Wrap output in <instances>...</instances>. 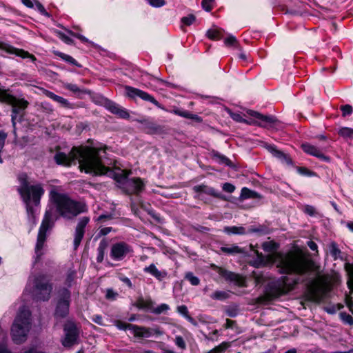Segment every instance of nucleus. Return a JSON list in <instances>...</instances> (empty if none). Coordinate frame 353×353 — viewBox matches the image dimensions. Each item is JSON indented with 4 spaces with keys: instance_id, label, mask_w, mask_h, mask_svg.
<instances>
[{
    "instance_id": "nucleus-1",
    "label": "nucleus",
    "mask_w": 353,
    "mask_h": 353,
    "mask_svg": "<svg viewBox=\"0 0 353 353\" xmlns=\"http://www.w3.org/2000/svg\"><path fill=\"white\" fill-rule=\"evenodd\" d=\"M105 150L101 148H74L68 154L63 152L57 153L54 159L57 163L66 166L72 163L76 164L77 161L81 171L84 170L86 173L94 175H102L111 171L110 168L105 165Z\"/></svg>"
},
{
    "instance_id": "nucleus-2",
    "label": "nucleus",
    "mask_w": 353,
    "mask_h": 353,
    "mask_svg": "<svg viewBox=\"0 0 353 353\" xmlns=\"http://www.w3.org/2000/svg\"><path fill=\"white\" fill-rule=\"evenodd\" d=\"M273 262L281 274H295L303 276L310 272L314 263L306 258L302 253L290 251L285 254L276 253L273 256Z\"/></svg>"
},
{
    "instance_id": "nucleus-3",
    "label": "nucleus",
    "mask_w": 353,
    "mask_h": 353,
    "mask_svg": "<svg viewBox=\"0 0 353 353\" xmlns=\"http://www.w3.org/2000/svg\"><path fill=\"white\" fill-rule=\"evenodd\" d=\"M50 196L57 212L65 219L71 220L88 210L85 203L72 200L67 194L51 191Z\"/></svg>"
},
{
    "instance_id": "nucleus-4",
    "label": "nucleus",
    "mask_w": 353,
    "mask_h": 353,
    "mask_svg": "<svg viewBox=\"0 0 353 353\" xmlns=\"http://www.w3.org/2000/svg\"><path fill=\"white\" fill-rule=\"evenodd\" d=\"M18 179L19 186L18 191L23 198L26 205V211L28 216L34 218V210L30 205L31 197L35 205H38L40 202V198L44 193V190L41 185H30L28 181V176L26 173H21L19 175Z\"/></svg>"
},
{
    "instance_id": "nucleus-5",
    "label": "nucleus",
    "mask_w": 353,
    "mask_h": 353,
    "mask_svg": "<svg viewBox=\"0 0 353 353\" xmlns=\"http://www.w3.org/2000/svg\"><path fill=\"white\" fill-rule=\"evenodd\" d=\"M30 312L25 307L19 310L11 328L12 340L17 344H20L26 340L28 332L30 327Z\"/></svg>"
},
{
    "instance_id": "nucleus-6",
    "label": "nucleus",
    "mask_w": 353,
    "mask_h": 353,
    "mask_svg": "<svg viewBox=\"0 0 353 353\" xmlns=\"http://www.w3.org/2000/svg\"><path fill=\"white\" fill-rule=\"evenodd\" d=\"M247 113L250 116L257 119L259 121L246 120L243 119L239 113L232 112L230 113V117L233 120L237 122L245 123L249 125H256L258 126L268 129H276L280 127L279 121L273 116L263 115L259 112L252 110H248Z\"/></svg>"
},
{
    "instance_id": "nucleus-7",
    "label": "nucleus",
    "mask_w": 353,
    "mask_h": 353,
    "mask_svg": "<svg viewBox=\"0 0 353 353\" xmlns=\"http://www.w3.org/2000/svg\"><path fill=\"white\" fill-rule=\"evenodd\" d=\"M32 281V296L37 301H48L52 290V284L50 277L45 274H39L29 278Z\"/></svg>"
},
{
    "instance_id": "nucleus-8",
    "label": "nucleus",
    "mask_w": 353,
    "mask_h": 353,
    "mask_svg": "<svg viewBox=\"0 0 353 353\" xmlns=\"http://www.w3.org/2000/svg\"><path fill=\"white\" fill-rule=\"evenodd\" d=\"M57 218L58 217L54 214L52 209H49L46 211L38 232L37 241L35 246V263L39 261L44 254L43 247L46 239V232L48 229L52 227Z\"/></svg>"
},
{
    "instance_id": "nucleus-9",
    "label": "nucleus",
    "mask_w": 353,
    "mask_h": 353,
    "mask_svg": "<svg viewBox=\"0 0 353 353\" xmlns=\"http://www.w3.org/2000/svg\"><path fill=\"white\" fill-rule=\"evenodd\" d=\"M0 102L6 103L12 106L11 121L15 131L16 119L18 114L25 110L28 106V101L23 98H17L8 92V90L0 88Z\"/></svg>"
},
{
    "instance_id": "nucleus-10",
    "label": "nucleus",
    "mask_w": 353,
    "mask_h": 353,
    "mask_svg": "<svg viewBox=\"0 0 353 353\" xmlns=\"http://www.w3.org/2000/svg\"><path fill=\"white\" fill-rule=\"evenodd\" d=\"M307 281L310 283L308 290L310 299L314 302H321L327 292V286L324 283L311 281L308 279H301L300 277L294 281V285Z\"/></svg>"
},
{
    "instance_id": "nucleus-11",
    "label": "nucleus",
    "mask_w": 353,
    "mask_h": 353,
    "mask_svg": "<svg viewBox=\"0 0 353 353\" xmlns=\"http://www.w3.org/2000/svg\"><path fill=\"white\" fill-rule=\"evenodd\" d=\"M65 336L61 341L65 347H71L78 343L79 331L77 325L72 321H68L63 327Z\"/></svg>"
},
{
    "instance_id": "nucleus-12",
    "label": "nucleus",
    "mask_w": 353,
    "mask_h": 353,
    "mask_svg": "<svg viewBox=\"0 0 353 353\" xmlns=\"http://www.w3.org/2000/svg\"><path fill=\"white\" fill-rule=\"evenodd\" d=\"M70 303V292L67 289H63L61 292V297L58 300L54 312L55 318H65L69 313V307Z\"/></svg>"
},
{
    "instance_id": "nucleus-13",
    "label": "nucleus",
    "mask_w": 353,
    "mask_h": 353,
    "mask_svg": "<svg viewBox=\"0 0 353 353\" xmlns=\"http://www.w3.org/2000/svg\"><path fill=\"white\" fill-rule=\"evenodd\" d=\"M132 252L133 250L130 245L124 241H120L112 245L110 255L115 261H121Z\"/></svg>"
},
{
    "instance_id": "nucleus-14",
    "label": "nucleus",
    "mask_w": 353,
    "mask_h": 353,
    "mask_svg": "<svg viewBox=\"0 0 353 353\" xmlns=\"http://www.w3.org/2000/svg\"><path fill=\"white\" fill-rule=\"evenodd\" d=\"M145 184L140 178L127 179L123 183V189L128 194H138L144 189Z\"/></svg>"
},
{
    "instance_id": "nucleus-15",
    "label": "nucleus",
    "mask_w": 353,
    "mask_h": 353,
    "mask_svg": "<svg viewBox=\"0 0 353 353\" xmlns=\"http://www.w3.org/2000/svg\"><path fill=\"white\" fill-rule=\"evenodd\" d=\"M90 221L88 216H83L78 221L74 234V249L77 250L85 234V228Z\"/></svg>"
},
{
    "instance_id": "nucleus-16",
    "label": "nucleus",
    "mask_w": 353,
    "mask_h": 353,
    "mask_svg": "<svg viewBox=\"0 0 353 353\" xmlns=\"http://www.w3.org/2000/svg\"><path fill=\"white\" fill-rule=\"evenodd\" d=\"M163 331L161 330V329L158 326H154L152 327H146L135 325L133 334L136 337L139 338H150L154 336H161L163 334Z\"/></svg>"
},
{
    "instance_id": "nucleus-17",
    "label": "nucleus",
    "mask_w": 353,
    "mask_h": 353,
    "mask_svg": "<svg viewBox=\"0 0 353 353\" xmlns=\"http://www.w3.org/2000/svg\"><path fill=\"white\" fill-rule=\"evenodd\" d=\"M264 148L270 152L274 157L279 159L282 162L285 163L288 165L292 164V160L289 155L285 154L282 151L278 150L275 145L265 143Z\"/></svg>"
},
{
    "instance_id": "nucleus-18",
    "label": "nucleus",
    "mask_w": 353,
    "mask_h": 353,
    "mask_svg": "<svg viewBox=\"0 0 353 353\" xmlns=\"http://www.w3.org/2000/svg\"><path fill=\"white\" fill-rule=\"evenodd\" d=\"M192 190L196 193H200V194L201 193H204V194H206L208 195L212 196L213 197H215V198H218V199H223V200H225V196L221 193L218 192L214 188H213L212 187H210V186H208V185H206L205 184H201V185H195V186H194L192 188Z\"/></svg>"
},
{
    "instance_id": "nucleus-19",
    "label": "nucleus",
    "mask_w": 353,
    "mask_h": 353,
    "mask_svg": "<svg viewBox=\"0 0 353 353\" xmlns=\"http://www.w3.org/2000/svg\"><path fill=\"white\" fill-rule=\"evenodd\" d=\"M137 121L142 124L143 130L148 134H161L163 132V127L148 119L137 120Z\"/></svg>"
},
{
    "instance_id": "nucleus-20",
    "label": "nucleus",
    "mask_w": 353,
    "mask_h": 353,
    "mask_svg": "<svg viewBox=\"0 0 353 353\" xmlns=\"http://www.w3.org/2000/svg\"><path fill=\"white\" fill-rule=\"evenodd\" d=\"M217 273L226 281H233L239 285H243V280L241 276L222 268H216Z\"/></svg>"
},
{
    "instance_id": "nucleus-21",
    "label": "nucleus",
    "mask_w": 353,
    "mask_h": 353,
    "mask_svg": "<svg viewBox=\"0 0 353 353\" xmlns=\"http://www.w3.org/2000/svg\"><path fill=\"white\" fill-rule=\"evenodd\" d=\"M301 148L305 153L316 157L323 161L329 162L330 161L329 157L323 154L322 152L314 145L305 143L301 145Z\"/></svg>"
},
{
    "instance_id": "nucleus-22",
    "label": "nucleus",
    "mask_w": 353,
    "mask_h": 353,
    "mask_svg": "<svg viewBox=\"0 0 353 353\" xmlns=\"http://www.w3.org/2000/svg\"><path fill=\"white\" fill-rule=\"evenodd\" d=\"M345 270L347 272L348 275V281L347 285L352 293H353V263H346L345 264ZM347 305L350 310L352 311L353 314V300L351 296H347Z\"/></svg>"
},
{
    "instance_id": "nucleus-23",
    "label": "nucleus",
    "mask_w": 353,
    "mask_h": 353,
    "mask_svg": "<svg viewBox=\"0 0 353 353\" xmlns=\"http://www.w3.org/2000/svg\"><path fill=\"white\" fill-rule=\"evenodd\" d=\"M0 48L10 54H14L22 58H30L32 61L36 60L34 55L30 54L28 52L22 49L14 48L12 46H0Z\"/></svg>"
},
{
    "instance_id": "nucleus-24",
    "label": "nucleus",
    "mask_w": 353,
    "mask_h": 353,
    "mask_svg": "<svg viewBox=\"0 0 353 353\" xmlns=\"http://www.w3.org/2000/svg\"><path fill=\"white\" fill-rule=\"evenodd\" d=\"M105 107L112 114H117L121 118L128 119L130 117V114L126 110L122 108L119 105L111 101H108L106 102Z\"/></svg>"
},
{
    "instance_id": "nucleus-25",
    "label": "nucleus",
    "mask_w": 353,
    "mask_h": 353,
    "mask_svg": "<svg viewBox=\"0 0 353 353\" xmlns=\"http://www.w3.org/2000/svg\"><path fill=\"white\" fill-rule=\"evenodd\" d=\"M143 271L154 276L157 280L162 281L167 277V272L165 270L160 271L157 269L154 263L144 268Z\"/></svg>"
},
{
    "instance_id": "nucleus-26",
    "label": "nucleus",
    "mask_w": 353,
    "mask_h": 353,
    "mask_svg": "<svg viewBox=\"0 0 353 353\" xmlns=\"http://www.w3.org/2000/svg\"><path fill=\"white\" fill-rule=\"evenodd\" d=\"M43 93L45 95L53 101L57 102L61 105V107L66 108H72V105L70 103V102L65 98L58 96L55 94L54 93L45 90Z\"/></svg>"
},
{
    "instance_id": "nucleus-27",
    "label": "nucleus",
    "mask_w": 353,
    "mask_h": 353,
    "mask_svg": "<svg viewBox=\"0 0 353 353\" xmlns=\"http://www.w3.org/2000/svg\"><path fill=\"white\" fill-rule=\"evenodd\" d=\"M206 36L212 41H219L224 38V31L217 27H213L206 32Z\"/></svg>"
},
{
    "instance_id": "nucleus-28",
    "label": "nucleus",
    "mask_w": 353,
    "mask_h": 353,
    "mask_svg": "<svg viewBox=\"0 0 353 353\" xmlns=\"http://www.w3.org/2000/svg\"><path fill=\"white\" fill-rule=\"evenodd\" d=\"M221 251L229 255H235L238 254H246V251L236 245H225L220 248Z\"/></svg>"
},
{
    "instance_id": "nucleus-29",
    "label": "nucleus",
    "mask_w": 353,
    "mask_h": 353,
    "mask_svg": "<svg viewBox=\"0 0 353 353\" xmlns=\"http://www.w3.org/2000/svg\"><path fill=\"white\" fill-rule=\"evenodd\" d=\"M108 245V243L106 239H102L99 245L97 248V261L98 263H101L103 261L105 250Z\"/></svg>"
},
{
    "instance_id": "nucleus-30",
    "label": "nucleus",
    "mask_w": 353,
    "mask_h": 353,
    "mask_svg": "<svg viewBox=\"0 0 353 353\" xmlns=\"http://www.w3.org/2000/svg\"><path fill=\"white\" fill-rule=\"evenodd\" d=\"M223 232L228 234H245V228L237 226H226L223 228Z\"/></svg>"
},
{
    "instance_id": "nucleus-31",
    "label": "nucleus",
    "mask_w": 353,
    "mask_h": 353,
    "mask_svg": "<svg viewBox=\"0 0 353 353\" xmlns=\"http://www.w3.org/2000/svg\"><path fill=\"white\" fill-rule=\"evenodd\" d=\"M55 54L60 57L62 59L73 65H75L78 68L82 67V65L80 63H79L73 57H72L70 55L65 54L60 52H55Z\"/></svg>"
},
{
    "instance_id": "nucleus-32",
    "label": "nucleus",
    "mask_w": 353,
    "mask_h": 353,
    "mask_svg": "<svg viewBox=\"0 0 353 353\" xmlns=\"http://www.w3.org/2000/svg\"><path fill=\"white\" fill-rule=\"evenodd\" d=\"M137 92L139 97L145 101H150L157 107H160L159 103L152 96L142 90Z\"/></svg>"
},
{
    "instance_id": "nucleus-33",
    "label": "nucleus",
    "mask_w": 353,
    "mask_h": 353,
    "mask_svg": "<svg viewBox=\"0 0 353 353\" xmlns=\"http://www.w3.org/2000/svg\"><path fill=\"white\" fill-rule=\"evenodd\" d=\"M210 297L214 300L223 301L230 297L229 293L225 291H215L213 292Z\"/></svg>"
},
{
    "instance_id": "nucleus-34",
    "label": "nucleus",
    "mask_w": 353,
    "mask_h": 353,
    "mask_svg": "<svg viewBox=\"0 0 353 353\" xmlns=\"http://www.w3.org/2000/svg\"><path fill=\"white\" fill-rule=\"evenodd\" d=\"M339 134L345 139H352L353 138V128L343 127L339 129Z\"/></svg>"
},
{
    "instance_id": "nucleus-35",
    "label": "nucleus",
    "mask_w": 353,
    "mask_h": 353,
    "mask_svg": "<svg viewBox=\"0 0 353 353\" xmlns=\"http://www.w3.org/2000/svg\"><path fill=\"white\" fill-rule=\"evenodd\" d=\"M137 307L139 309H151L152 307V301L151 300H144L143 298H140L137 300Z\"/></svg>"
},
{
    "instance_id": "nucleus-36",
    "label": "nucleus",
    "mask_w": 353,
    "mask_h": 353,
    "mask_svg": "<svg viewBox=\"0 0 353 353\" xmlns=\"http://www.w3.org/2000/svg\"><path fill=\"white\" fill-rule=\"evenodd\" d=\"M339 315V319L344 324L353 326V317L350 314L345 312H341Z\"/></svg>"
},
{
    "instance_id": "nucleus-37",
    "label": "nucleus",
    "mask_w": 353,
    "mask_h": 353,
    "mask_svg": "<svg viewBox=\"0 0 353 353\" xmlns=\"http://www.w3.org/2000/svg\"><path fill=\"white\" fill-rule=\"evenodd\" d=\"M241 197L242 199L257 198L259 197L258 193L252 191L247 188H243L241 190Z\"/></svg>"
},
{
    "instance_id": "nucleus-38",
    "label": "nucleus",
    "mask_w": 353,
    "mask_h": 353,
    "mask_svg": "<svg viewBox=\"0 0 353 353\" xmlns=\"http://www.w3.org/2000/svg\"><path fill=\"white\" fill-rule=\"evenodd\" d=\"M330 252L331 256L333 257L334 260L340 258V254L341 253L340 249H339L337 244L335 242H332L330 245Z\"/></svg>"
},
{
    "instance_id": "nucleus-39",
    "label": "nucleus",
    "mask_w": 353,
    "mask_h": 353,
    "mask_svg": "<svg viewBox=\"0 0 353 353\" xmlns=\"http://www.w3.org/2000/svg\"><path fill=\"white\" fill-rule=\"evenodd\" d=\"M116 326L119 330H130L132 331V334H134L135 325L127 323L121 321H117L116 323Z\"/></svg>"
},
{
    "instance_id": "nucleus-40",
    "label": "nucleus",
    "mask_w": 353,
    "mask_h": 353,
    "mask_svg": "<svg viewBox=\"0 0 353 353\" xmlns=\"http://www.w3.org/2000/svg\"><path fill=\"white\" fill-rule=\"evenodd\" d=\"M185 279L188 280L192 285H198L200 283L199 279L194 276L191 272H188L185 274Z\"/></svg>"
},
{
    "instance_id": "nucleus-41",
    "label": "nucleus",
    "mask_w": 353,
    "mask_h": 353,
    "mask_svg": "<svg viewBox=\"0 0 353 353\" xmlns=\"http://www.w3.org/2000/svg\"><path fill=\"white\" fill-rule=\"evenodd\" d=\"M225 312L230 317H235L239 313V308L236 305L228 306L225 309Z\"/></svg>"
},
{
    "instance_id": "nucleus-42",
    "label": "nucleus",
    "mask_w": 353,
    "mask_h": 353,
    "mask_svg": "<svg viewBox=\"0 0 353 353\" xmlns=\"http://www.w3.org/2000/svg\"><path fill=\"white\" fill-rule=\"evenodd\" d=\"M214 157L215 158H216L217 159H219L220 163H224V164H225L227 165H229V166H231L232 164L231 161L228 157H226L224 155H222V154H219V152H215L214 154Z\"/></svg>"
},
{
    "instance_id": "nucleus-43",
    "label": "nucleus",
    "mask_w": 353,
    "mask_h": 353,
    "mask_svg": "<svg viewBox=\"0 0 353 353\" xmlns=\"http://www.w3.org/2000/svg\"><path fill=\"white\" fill-rule=\"evenodd\" d=\"M119 296L118 292L113 290L112 288L106 290L105 298L109 301H114Z\"/></svg>"
},
{
    "instance_id": "nucleus-44",
    "label": "nucleus",
    "mask_w": 353,
    "mask_h": 353,
    "mask_svg": "<svg viewBox=\"0 0 353 353\" xmlns=\"http://www.w3.org/2000/svg\"><path fill=\"white\" fill-rule=\"evenodd\" d=\"M125 90L127 91V95L130 98H134L136 97H138V92L141 90L134 88L130 86H126Z\"/></svg>"
},
{
    "instance_id": "nucleus-45",
    "label": "nucleus",
    "mask_w": 353,
    "mask_h": 353,
    "mask_svg": "<svg viewBox=\"0 0 353 353\" xmlns=\"http://www.w3.org/2000/svg\"><path fill=\"white\" fill-rule=\"evenodd\" d=\"M214 0H202L201 6L203 10L207 12H210L212 9V3Z\"/></svg>"
},
{
    "instance_id": "nucleus-46",
    "label": "nucleus",
    "mask_w": 353,
    "mask_h": 353,
    "mask_svg": "<svg viewBox=\"0 0 353 353\" xmlns=\"http://www.w3.org/2000/svg\"><path fill=\"white\" fill-rule=\"evenodd\" d=\"M341 110L342 111V116L344 117L347 115H350L353 112L352 107L348 104L342 105L341 107Z\"/></svg>"
},
{
    "instance_id": "nucleus-47",
    "label": "nucleus",
    "mask_w": 353,
    "mask_h": 353,
    "mask_svg": "<svg viewBox=\"0 0 353 353\" xmlns=\"http://www.w3.org/2000/svg\"><path fill=\"white\" fill-rule=\"evenodd\" d=\"M148 3L152 7L160 8L165 5V0H147Z\"/></svg>"
},
{
    "instance_id": "nucleus-48",
    "label": "nucleus",
    "mask_w": 353,
    "mask_h": 353,
    "mask_svg": "<svg viewBox=\"0 0 353 353\" xmlns=\"http://www.w3.org/2000/svg\"><path fill=\"white\" fill-rule=\"evenodd\" d=\"M195 21V17L194 14H189L187 17H184L181 19V21L186 26H190Z\"/></svg>"
},
{
    "instance_id": "nucleus-49",
    "label": "nucleus",
    "mask_w": 353,
    "mask_h": 353,
    "mask_svg": "<svg viewBox=\"0 0 353 353\" xmlns=\"http://www.w3.org/2000/svg\"><path fill=\"white\" fill-rule=\"evenodd\" d=\"M34 1V3H35V6H36V8L39 10V12L41 14L49 17H50V14L46 10L45 8L43 7V6L40 2H39L38 1Z\"/></svg>"
},
{
    "instance_id": "nucleus-50",
    "label": "nucleus",
    "mask_w": 353,
    "mask_h": 353,
    "mask_svg": "<svg viewBox=\"0 0 353 353\" xmlns=\"http://www.w3.org/2000/svg\"><path fill=\"white\" fill-rule=\"evenodd\" d=\"M175 344L182 350H185L186 348L185 342L183 338L181 336H177L175 338Z\"/></svg>"
},
{
    "instance_id": "nucleus-51",
    "label": "nucleus",
    "mask_w": 353,
    "mask_h": 353,
    "mask_svg": "<svg viewBox=\"0 0 353 353\" xmlns=\"http://www.w3.org/2000/svg\"><path fill=\"white\" fill-rule=\"evenodd\" d=\"M64 88L74 93L80 92V88L76 85L72 83H66L64 85Z\"/></svg>"
},
{
    "instance_id": "nucleus-52",
    "label": "nucleus",
    "mask_w": 353,
    "mask_h": 353,
    "mask_svg": "<svg viewBox=\"0 0 353 353\" xmlns=\"http://www.w3.org/2000/svg\"><path fill=\"white\" fill-rule=\"evenodd\" d=\"M240 41L237 40L236 38L232 34H228L224 38L225 44H234L235 43H239Z\"/></svg>"
},
{
    "instance_id": "nucleus-53",
    "label": "nucleus",
    "mask_w": 353,
    "mask_h": 353,
    "mask_svg": "<svg viewBox=\"0 0 353 353\" xmlns=\"http://www.w3.org/2000/svg\"><path fill=\"white\" fill-rule=\"evenodd\" d=\"M177 312L183 315L185 319L189 316L188 307L185 305L178 306Z\"/></svg>"
},
{
    "instance_id": "nucleus-54",
    "label": "nucleus",
    "mask_w": 353,
    "mask_h": 353,
    "mask_svg": "<svg viewBox=\"0 0 353 353\" xmlns=\"http://www.w3.org/2000/svg\"><path fill=\"white\" fill-rule=\"evenodd\" d=\"M303 211L305 213L310 216H314L316 214V209L312 205H307L304 207Z\"/></svg>"
},
{
    "instance_id": "nucleus-55",
    "label": "nucleus",
    "mask_w": 353,
    "mask_h": 353,
    "mask_svg": "<svg viewBox=\"0 0 353 353\" xmlns=\"http://www.w3.org/2000/svg\"><path fill=\"white\" fill-rule=\"evenodd\" d=\"M226 348L224 344H221L208 351L207 353H222Z\"/></svg>"
},
{
    "instance_id": "nucleus-56",
    "label": "nucleus",
    "mask_w": 353,
    "mask_h": 353,
    "mask_svg": "<svg viewBox=\"0 0 353 353\" xmlns=\"http://www.w3.org/2000/svg\"><path fill=\"white\" fill-rule=\"evenodd\" d=\"M168 309H169V306L165 303H163V304L160 305L159 307H157V308H155L153 310V312L155 314H161L163 312L168 310Z\"/></svg>"
},
{
    "instance_id": "nucleus-57",
    "label": "nucleus",
    "mask_w": 353,
    "mask_h": 353,
    "mask_svg": "<svg viewBox=\"0 0 353 353\" xmlns=\"http://www.w3.org/2000/svg\"><path fill=\"white\" fill-rule=\"evenodd\" d=\"M223 190L228 193H232L234 191L235 187L234 185L229 183H225L223 185Z\"/></svg>"
},
{
    "instance_id": "nucleus-58",
    "label": "nucleus",
    "mask_w": 353,
    "mask_h": 353,
    "mask_svg": "<svg viewBox=\"0 0 353 353\" xmlns=\"http://www.w3.org/2000/svg\"><path fill=\"white\" fill-rule=\"evenodd\" d=\"M7 137V134L3 131H0V152H1L4 145L5 141Z\"/></svg>"
},
{
    "instance_id": "nucleus-59",
    "label": "nucleus",
    "mask_w": 353,
    "mask_h": 353,
    "mask_svg": "<svg viewBox=\"0 0 353 353\" xmlns=\"http://www.w3.org/2000/svg\"><path fill=\"white\" fill-rule=\"evenodd\" d=\"M67 32L71 35V36H73V37H77L80 39V41L81 42H83V43H85V42H88V39H86L85 37L81 35V34H74L73 33L71 30H67Z\"/></svg>"
},
{
    "instance_id": "nucleus-60",
    "label": "nucleus",
    "mask_w": 353,
    "mask_h": 353,
    "mask_svg": "<svg viewBox=\"0 0 353 353\" xmlns=\"http://www.w3.org/2000/svg\"><path fill=\"white\" fill-rule=\"evenodd\" d=\"M112 219H113V215L112 214H101L98 217L97 221L103 222V221H105L106 220H111Z\"/></svg>"
},
{
    "instance_id": "nucleus-61",
    "label": "nucleus",
    "mask_w": 353,
    "mask_h": 353,
    "mask_svg": "<svg viewBox=\"0 0 353 353\" xmlns=\"http://www.w3.org/2000/svg\"><path fill=\"white\" fill-rule=\"evenodd\" d=\"M175 113L182 117L190 119L191 113L188 111L176 110Z\"/></svg>"
},
{
    "instance_id": "nucleus-62",
    "label": "nucleus",
    "mask_w": 353,
    "mask_h": 353,
    "mask_svg": "<svg viewBox=\"0 0 353 353\" xmlns=\"http://www.w3.org/2000/svg\"><path fill=\"white\" fill-rule=\"evenodd\" d=\"M120 280L123 283H124L125 285H127L128 288H133V285H132L131 281L130 280V279H128V277H126V276H121L120 277Z\"/></svg>"
},
{
    "instance_id": "nucleus-63",
    "label": "nucleus",
    "mask_w": 353,
    "mask_h": 353,
    "mask_svg": "<svg viewBox=\"0 0 353 353\" xmlns=\"http://www.w3.org/2000/svg\"><path fill=\"white\" fill-rule=\"evenodd\" d=\"M92 320L93 322L97 323L98 325H103V319L102 316L100 315H94L92 318Z\"/></svg>"
},
{
    "instance_id": "nucleus-64",
    "label": "nucleus",
    "mask_w": 353,
    "mask_h": 353,
    "mask_svg": "<svg viewBox=\"0 0 353 353\" xmlns=\"http://www.w3.org/2000/svg\"><path fill=\"white\" fill-rule=\"evenodd\" d=\"M112 230V228L106 227L100 230L99 234L101 236H105L109 234Z\"/></svg>"
}]
</instances>
